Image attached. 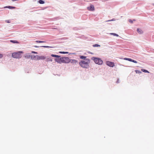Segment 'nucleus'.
<instances>
[{
  "instance_id": "1",
  "label": "nucleus",
  "mask_w": 154,
  "mask_h": 154,
  "mask_svg": "<svg viewBox=\"0 0 154 154\" xmlns=\"http://www.w3.org/2000/svg\"><path fill=\"white\" fill-rule=\"evenodd\" d=\"M80 58L83 59V60H81L79 62L80 65L83 68H88L89 67V64L91 62L90 60L88 58H86V57L85 56H80Z\"/></svg>"
},
{
  "instance_id": "2",
  "label": "nucleus",
  "mask_w": 154,
  "mask_h": 154,
  "mask_svg": "<svg viewBox=\"0 0 154 154\" xmlns=\"http://www.w3.org/2000/svg\"><path fill=\"white\" fill-rule=\"evenodd\" d=\"M23 53V51H18L13 53L12 54V57L14 58L20 59L22 57V54Z\"/></svg>"
},
{
  "instance_id": "3",
  "label": "nucleus",
  "mask_w": 154,
  "mask_h": 154,
  "mask_svg": "<svg viewBox=\"0 0 154 154\" xmlns=\"http://www.w3.org/2000/svg\"><path fill=\"white\" fill-rule=\"evenodd\" d=\"M51 56L52 57L58 58H55L54 59V60L58 63L61 64V63H63V57H60V56L53 54H51Z\"/></svg>"
},
{
  "instance_id": "4",
  "label": "nucleus",
  "mask_w": 154,
  "mask_h": 154,
  "mask_svg": "<svg viewBox=\"0 0 154 154\" xmlns=\"http://www.w3.org/2000/svg\"><path fill=\"white\" fill-rule=\"evenodd\" d=\"M91 59L96 64L100 65L103 64L102 60L99 58L93 57L91 58Z\"/></svg>"
},
{
  "instance_id": "5",
  "label": "nucleus",
  "mask_w": 154,
  "mask_h": 154,
  "mask_svg": "<svg viewBox=\"0 0 154 154\" xmlns=\"http://www.w3.org/2000/svg\"><path fill=\"white\" fill-rule=\"evenodd\" d=\"M63 63H68L70 62V60L68 57H63Z\"/></svg>"
},
{
  "instance_id": "6",
  "label": "nucleus",
  "mask_w": 154,
  "mask_h": 154,
  "mask_svg": "<svg viewBox=\"0 0 154 154\" xmlns=\"http://www.w3.org/2000/svg\"><path fill=\"white\" fill-rule=\"evenodd\" d=\"M87 8L88 10L89 11H94L95 10L94 7L92 4H90L89 6L87 7Z\"/></svg>"
},
{
  "instance_id": "7",
  "label": "nucleus",
  "mask_w": 154,
  "mask_h": 154,
  "mask_svg": "<svg viewBox=\"0 0 154 154\" xmlns=\"http://www.w3.org/2000/svg\"><path fill=\"white\" fill-rule=\"evenodd\" d=\"M106 64L110 67H113L114 66V63L113 62L109 61H107L106 62Z\"/></svg>"
},
{
  "instance_id": "8",
  "label": "nucleus",
  "mask_w": 154,
  "mask_h": 154,
  "mask_svg": "<svg viewBox=\"0 0 154 154\" xmlns=\"http://www.w3.org/2000/svg\"><path fill=\"white\" fill-rule=\"evenodd\" d=\"M38 55H32L31 59L32 60H38Z\"/></svg>"
},
{
  "instance_id": "9",
  "label": "nucleus",
  "mask_w": 154,
  "mask_h": 154,
  "mask_svg": "<svg viewBox=\"0 0 154 154\" xmlns=\"http://www.w3.org/2000/svg\"><path fill=\"white\" fill-rule=\"evenodd\" d=\"M124 60H128L130 61L133 62L135 63H137V61L134 60H132L130 58H124Z\"/></svg>"
},
{
  "instance_id": "10",
  "label": "nucleus",
  "mask_w": 154,
  "mask_h": 154,
  "mask_svg": "<svg viewBox=\"0 0 154 154\" xmlns=\"http://www.w3.org/2000/svg\"><path fill=\"white\" fill-rule=\"evenodd\" d=\"M46 58V57L43 55L38 56V60H45Z\"/></svg>"
},
{
  "instance_id": "11",
  "label": "nucleus",
  "mask_w": 154,
  "mask_h": 154,
  "mask_svg": "<svg viewBox=\"0 0 154 154\" xmlns=\"http://www.w3.org/2000/svg\"><path fill=\"white\" fill-rule=\"evenodd\" d=\"M137 31L140 34L142 33L143 32L142 30L140 29H137Z\"/></svg>"
},
{
  "instance_id": "12",
  "label": "nucleus",
  "mask_w": 154,
  "mask_h": 154,
  "mask_svg": "<svg viewBox=\"0 0 154 154\" xmlns=\"http://www.w3.org/2000/svg\"><path fill=\"white\" fill-rule=\"evenodd\" d=\"M31 56L32 55L29 54H27L25 56V57L27 58H29L30 57H31Z\"/></svg>"
},
{
  "instance_id": "13",
  "label": "nucleus",
  "mask_w": 154,
  "mask_h": 154,
  "mask_svg": "<svg viewBox=\"0 0 154 154\" xmlns=\"http://www.w3.org/2000/svg\"><path fill=\"white\" fill-rule=\"evenodd\" d=\"M128 21L129 22L131 23H133V22L134 21H135V19H134L133 20H132L131 19H129L128 20Z\"/></svg>"
},
{
  "instance_id": "14",
  "label": "nucleus",
  "mask_w": 154,
  "mask_h": 154,
  "mask_svg": "<svg viewBox=\"0 0 154 154\" xmlns=\"http://www.w3.org/2000/svg\"><path fill=\"white\" fill-rule=\"evenodd\" d=\"M70 62L72 63H76L77 62V61L74 60H70Z\"/></svg>"
},
{
  "instance_id": "15",
  "label": "nucleus",
  "mask_w": 154,
  "mask_h": 154,
  "mask_svg": "<svg viewBox=\"0 0 154 154\" xmlns=\"http://www.w3.org/2000/svg\"><path fill=\"white\" fill-rule=\"evenodd\" d=\"M39 3L40 4H44L45 3V2L42 0H40L38 1Z\"/></svg>"
},
{
  "instance_id": "16",
  "label": "nucleus",
  "mask_w": 154,
  "mask_h": 154,
  "mask_svg": "<svg viewBox=\"0 0 154 154\" xmlns=\"http://www.w3.org/2000/svg\"><path fill=\"white\" fill-rule=\"evenodd\" d=\"M10 42L13 43H18V42L15 40H11Z\"/></svg>"
},
{
  "instance_id": "17",
  "label": "nucleus",
  "mask_w": 154,
  "mask_h": 154,
  "mask_svg": "<svg viewBox=\"0 0 154 154\" xmlns=\"http://www.w3.org/2000/svg\"><path fill=\"white\" fill-rule=\"evenodd\" d=\"M141 70L142 71H143V72H146V73H149V72L148 71H147L146 70L144 69H142Z\"/></svg>"
},
{
  "instance_id": "18",
  "label": "nucleus",
  "mask_w": 154,
  "mask_h": 154,
  "mask_svg": "<svg viewBox=\"0 0 154 154\" xmlns=\"http://www.w3.org/2000/svg\"><path fill=\"white\" fill-rule=\"evenodd\" d=\"M5 8H8L9 9H12V8H15V7H12V6H8V7H4Z\"/></svg>"
},
{
  "instance_id": "19",
  "label": "nucleus",
  "mask_w": 154,
  "mask_h": 154,
  "mask_svg": "<svg viewBox=\"0 0 154 154\" xmlns=\"http://www.w3.org/2000/svg\"><path fill=\"white\" fill-rule=\"evenodd\" d=\"M59 53L60 54H67L69 53L68 52H63V51H60L59 52Z\"/></svg>"
},
{
  "instance_id": "20",
  "label": "nucleus",
  "mask_w": 154,
  "mask_h": 154,
  "mask_svg": "<svg viewBox=\"0 0 154 154\" xmlns=\"http://www.w3.org/2000/svg\"><path fill=\"white\" fill-rule=\"evenodd\" d=\"M93 46L94 47H100V45H98V44H95V45H93Z\"/></svg>"
},
{
  "instance_id": "21",
  "label": "nucleus",
  "mask_w": 154,
  "mask_h": 154,
  "mask_svg": "<svg viewBox=\"0 0 154 154\" xmlns=\"http://www.w3.org/2000/svg\"><path fill=\"white\" fill-rule=\"evenodd\" d=\"M110 34L112 35H113L114 36H119V35L115 33H110Z\"/></svg>"
},
{
  "instance_id": "22",
  "label": "nucleus",
  "mask_w": 154,
  "mask_h": 154,
  "mask_svg": "<svg viewBox=\"0 0 154 154\" xmlns=\"http://www.w3.org/2000/svg\"><path fill=\"white\" fill-rule=\"evenodd\" d=\"M135 71L136 72V73H141V72L139 70H135Z\"/></svg>"
},
{
  "instance_id": "23",
  "label": "nucleus",
  "mask_w": 154,
  "mask_h": 154,
  "mask_svg": "<svg viewBox=\"0 0 154 154\" xmlns=\"http://www.w3.org/2000/svg\"><path fill=\"white\" fill-rule=\"evenodd\" d=\"M36 42L38 43H43L44 42H45L41 41H35Z\"/></svg>"
},
{
  "instance_id": "24",
  "label": "nucleus",
  "mask_w": 154,
  "mask_h": 154,
  "mask_svg": "<svg viewBox=\"0 0 154 154\" xmlns=\"http://www.w3.org/2000/svg\"><path fill=\"white\" fill-rule=\"evenodd\" d=\"M3 57V54L0 53V59L2 58Z\"/></svg>"
},
{
  "instance_id": "25",
  "label": "nucleus",
  "mask_w": 154,
  "mask_h": 154,
  "mask_svg": "<svg viewBox=\"0 0 154 154\" xmlns=\"http://www.w3.org/2000/svg\"><path fill=\"white\" fill-rule=\"evenodd\" d=\"M42 47H44V48H46L51 47H49L48 46H42Z\"/></svg>"
},
{
  "instance_id": "26",
  "label": "nucleus",
  "mask_w": 154,
  "mask_h": 154,
  "mask_svg": "<svg viewBox=\"0 0 154 154\" xmlns=\"http://www.w3.org/2000/svg\"><path fill=\"white\" fill-rule=\"evenodd\" d=\"M32 53L35 54H37L38 53L37 52L34 51H32Z\"/></svg>"
},
{
  "instance_id": "27",
  "label": "nucleus",
  "mask_w": 154,
  "mask_h": 154,
  "mask_svg": "<svg viewBox=\"0 0 154 154\" xmlns=\"http://www.w3.org/2000/svg\"><path fill=\"white\" fill-rule=\"evenodd\" d=\"M34 47H35V48H38V46H35Z\"/></svg>"
},
{
  "instance_id": "28",
  "label": "nucleus",
  "mask_w": 154,
  "mask_h": 154,
  "mask_svg": "<svg viewBox=\"0 0 154 154\" xmlns=\"http://www.w3.org/2000/svg\"><path fill=\"white\" fill-rule=\"evenodd\" d=\"M50 61H52V60H50Z\"/></svg>"
},
{
  "instance_id": "29",
  "label": "nucleus",
  "mask_w": 154,
  "mask_h": 154,
  "mask_svg": "<svg viewBox=\"0 0 154 154\" xmlns=\"http://www.w3.org/2000/svg\"><path fill=\"white\" fill-rule=\"evenodd\" d=\"M153 6H154V4H153Z\"/></svg>"
}]
</instances>
